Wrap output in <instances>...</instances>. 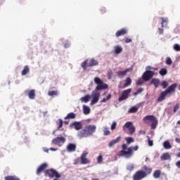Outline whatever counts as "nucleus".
Masks as SVG:
<instances>
[{
  "mask_svg": "<svg viewBox=\"0 0 180 180\" xmlns=\"http://www.w3.org/2000/svg\"><path fill=\"white\" fill-rule=\"evenodd\" d=\"M94 82L96 84L97 86L95 90L92 91L91 94V105H95V103H98L99 101V98H101V92L98 91H102L103 89H108V86L106 84H103V81L99 77L94 78Z\"/></svg>",
  "mask_w": 180,
  "mask_h": 180,
  "instance_id": "nucleus-1",
  "label": "nucleus"
},
{
  "mask_svg": "<svg viewBox=\"0 0 180 180\" xmlns=\"http://www.w3.org/2000/svg\"><path fill=\"white\" fill-rule=\"evenodd\" d=\"M143 170H138L133 176V180H141L153 172V169L147 166L143 167Z\"/></svg>",
  "mask_w": 180,
  "mask_h": 180,
  "instance_id": "nucleus-2",
  "label": "nucleus"
},
{
  "mask_svg": "<svg viewBox=\"0 0 180 180\" xmlns=\"http://www.w3.org/2000/svg\"><path fill=\"white\" fill-rule=\"evenodd\" d=\"M96 131V125H86L85 128L78 132L77 136L79 139H84L92 136Z\"/></svg>",
  "mask_w": 180,
  "mask_h": 180,
  "instance_id": "nucleus-3",
  "label": "nucleus"
},
{
  "mask_svg": "<svg viewBox=\"0 0 180 180\" xmlns=\"http://www.w3.org/2000/svg\"><path fill=\"white\" fill-rule=\"evenodd\" d=\"M139 150V146H136L134 147L131 146L127 148V151L126 150H120L118 153L119 157H125L126 158H130L131 155H133V151H137Z\"/></svg>",
  "mask_w": 180,
  "mask_h": 180,
  "instance_id": "nucleus-4",
  "label": "nucleus"
},
{
  "mask_svg": "<svg viewBox=\"0 0 180 180\" xmlns=\"http://www.w3.org/2000/svg\"><path fill=\"white\" fill-rule=\"evenodd\" d=\"M144 123H147V122H152L150 124V127L153 130H155L157 126H158V120L154 115H147L143 119Z\"/></svg>",
  "mask_w": 180,
  "mask_h": 180,
  "instance_id": "nucleus-5",
  "label": "nucleus"
},
{
  "mask_svg": "<svg viewBox=\"0 0 180 180\" xmlns=\"http://www.w3.org/2000/svg\"><path fill=\"white\" fill-rule=\"evenodd\" d=\"M44 174L45 176H49V178H61V174L54 169H48L44 172Z\"/></svg>",
  "mask_w": 180,
  "mask_h": 180,
  "instance_id": "nucleus-6",
  "label": "nucleus"
},
{
  "mask_svg": "<svg viewBox=\"0 0 180 180\" xmlns=\"http://www.w3.org/2000/svg\"><path fill=\"white\" fill-rule=\"evenodd\" d=\"M126 129H128L129 134H133L136 131V127L133 126V122H128L122 127V130L126 131Z\"/></svg>",
  "mask_w": 180,
  "mask_h": 180,
  "instance_id": "nucleus-7",
  "label": "nucleus"
},
{
  "mask_svg": "<svg viewBox=\"0 0 180 180\" xmlns=\"http://www.w3.org/2000/svg\"><path fill=\"white\" fill-rule=\"evenodd\" d=\"M153 77H154V72L151 70H146L142 75V78L145 82L150 81Z\"/></svg>",
  "mask_w": 180,
  "mask_h": 180,
  "instance_id": "nucleus-8",
  "label": "nucleus"
},
{
  "mask_svg": "<svg viewBox=\"0 0 180 180\" xmlns=\"http://www.w3.org/2000/svg\"><path fill=\"white\" fill-rule=\"evenodd\" d=\"M131 92V89H128L127 90H124L121 96L118 98L119 102H122V101H125V99H127L129 98V94Z\"/></svg>",
  "mask_w": 180,
  "mask_h": 180,
  "instance_id": "nucleus-9",
  "label": "nucleus"
},
{
  "mask_svg": "<svg viewBox=\"0 0 180 180\" xmlns=\"http://www.w3.org/2000/svg\"><path fill=\"white\" fill-rule=\"evenodd\" d=\"M53 144H56V146H60V144H64L65 143V138L60 136L56 137L52 140Z\"/></svg>",
  "mask_w": 180,
  "mask_h": 180,
  "instance_id": "nucleus-10",
  "label": "nucleus"
},
{
  "mask_svg": "<svg viewBox=\"0 0 180 180\" xmlns=\"http://www.w3.org/2000/svg\"><path fill=\"white\" fill-rule=\"evenodd\" d=\"M70 127H74L76 130H81L82 129V123L81 122H73L70 124Z\"/></svg>",
  "mask_w": 180,
  "mask_h": 180,
  "instance_id": "nucleus-11",
  "label": "nucleus"
},
{
  "mask_svg": "<svg viewBox=\"0 0 180 180\" xmlns=\"http://www.w3.org/2000/svg\"><path fill=\"white\" fill-rule=\"evenodd\" d=\"M129 30L127 28H122L116 32L115 36L116 37H120V36H124L125 34H127Z\"/></svg>",
  "mask_w": 180,
  "mask_h": 180,
  "instance_id": "nucleus-12",
  "label": "nucleus"
},
{
  "mask_svg": "<svg viewBox=\"0 0 180 180\" xmlns=\"http://www.w3.org/2000/svg\"><path fill=\"white\" fill-rule=\"evenodd\" d=\"M49 167V165L47 163H43L41 164L37 169V175H39Z\"/></svg>",
  "mask_w": 180,
  "mask_h": 180,
  "instance_id": "nucleus-13",
  "label": "nucleus"
},
{
  "mask_svg": "<svg viewBox=\"0 0 180 180\" xmlns=\"http://www.w3.org/2000/svg\"><path fill=\"white\" fill-rule=\"evenodd\" d=\"M86 155H88V153H84L82 155L80 159H81V164L85 165V164H89L91 161L86 158Z\"/></svg>",
  "mask_w": 180,
  "mask_h": 180,
  "instance_id": "nucleus-14",
  "label": "nucleus"
},
{
  "mask_svg": "<svg viewBox=\"0 0 180 180\" xmlns=\"http://www.w3.org/2000/svg\"><path fill=\"white\" fill-rule=\"evenodd\" d=\"M66 150L68 153H74L77 150V145L69 143L66 147Z\"/></svg>",
  "mask_w": 180,
  "mask_h": 180,
  "instance_id": "nucleus-15",
  "label": "nucleus"
},
{
  "mask_svg": "<svg viewBox=\"0 0 180 180\" xmlns=\"http://www.w3.org/2000/svg\"><path fill=\"white\" fill-rule=\"evenodd\" d=\"M177 86L178 84L176 83L172 84L165 90V91L167 94H171V92H175V89H176Z\"/></svg>",
  "mask_w": 180,
  "mask_h": 180,
  "instance_id": "nucleus-16",
  "label": "nucleus"
},
{
  "mask_svg": "<svg viewBox=\"0 0 180 180\" xmlns=\"http://www.w3.org/2000/svg\"><path fill=\"white\" fill-rule=\"evenodd\" d=\"M130 71H131V68H127L124 71H118L117 73V75L118 77H125L126 74H127V72H130Z\"/></svg>",
  "mask_w": 180,
  "mask_h": 180,
  "instance_id": "nucleus-17",
  "label": "nucleus"
},
{
  "mask_svg": "<svg viewBox=\"0 0 180 180\" xmlns=\"http://www.w3.org/2000/svg\"><path fill=\"white\" fill-rule=\"evenodd\" d=\"M168 95V94L165 91L160 93V96L158 98L157 101L158 102H162L164 99H165V97Z\"/></svg>",
  "mask_w": 180,
  "mask_h": 180,
  "instance_id": "nucleus-18",
  "label": "nucleus"
},
{
  "mask_svg": "<svg viewBox=\"0 0 180 180\" xmlns=\"http://www.w3.org/2000/svg\"><path fill=\"white\" fill-rule=\"evenodd\" d=\"M122 139L121 136H118L117 139L111 141L109 144H108V147H113V146H115V144H117V143H119V141H120V139Z\"/></svg>",
  "mask_w": 180,
  "mask_h": 180,
  "instance_id": "nucleus-19",
  "label": "nucleus"
},
{
  "mask_svg": "<svg viewBox=\"0 0 180 180\" xmlns=\"http://www.w3.org/2000/svg\"><path fill=\"white\" fill-rule=\"evenodd\" d=\"M161 161H167V160H171V155L168 153H163L160 156Z\"/></svg>",
  "mask_w": 180,
  "mask_h": 180,
  "instance_id": "nucleus-20",
  "label": "nucleus"
},
{
  "mask_svg": "<svg viewBox=\"0 0 180 180\" xmlns=\"http://www.w3.org/2000/svg\"><path fill=\"white\" fill-rule=\"evenodd\" d=\"M160 79L156 78L152 79L150 82V84H153L155 88H158V86H160Z\"/></svg>",
  "mask_w": 180,
  "mask_h": 180,
  "instance_id": "nucleus-21",
  "label": "nucleus"
},
{
  "mask_svg": "<svg viewBox=\"0 0 180 180\" xmlns=\"http://www.w3.org/2000/svg\"><path fill=\"white\" fill-rule=\"evenodd\" d=\"M28 98L30 99H34L36 98V91L32 89L28 92Z\"/></svg>",
  "mask_w": 180,
  "mask_h": 180,
  "instance_id": "nucleus-22",
  "label": "nucleus"
},
{
  "mask_svg": "<svg viewBox=\"0 0 180 180\" xmlns=\"http://www.w3.org/2000/svg\"><path fill=\"white\" fill-rule=\"evenodd\" d=\"M99 63L95 59H91L89 60L87 67H94V65H98Z\"/></svg>",
  "mask_w": 180,
  "mask_h": 180,
  "instance_id": "nucleus-23",
  "label": "nucleus"
},
{
  "mask_svg": "<svg viewBox=\"0 0 180 180\" xmlns=\"http://www.w3.org/2000/svg\"><path fill=\"white\" fill-rule=\"evenodd\" d=\"M77 117V114L74 112H70L64 117L65 120H68V119H75Z\"/></svg>",
  "mask_w": 180,
  "mask_h": 180,
  "instance_id": "nucleus-24",
  "label": "nucleus"
},
{
  "mask_svg": "<svg viewBox=\"0 0 180 180\" xmlns=\"http://www.w3.org/2000/svg\"><path fill=\"white\" fill-rule=\"evenodd\" d=\"M30 71V69L29 68V66L26 65L24 67V69L21 72V75H27Z\"/></svg>",
  "mask_w": 180,
  "mask_h": 180,
  "instance_id": "nucleus-25",
  "label": "nucleus"
},
{
  "mask_svg": "<svg viewBox=\"0 0 180 180\" xmlns=\"http://www.w3.org/2000/svg\"><path fill=\"white\" fill-rule=\"evenodd\" d=\"M115 54H120L123 51V48L120 46H116L114 47Z\"/></svg>",
  "mask_w": 180,
  "mask_h": 180,
  "instance_id": "nucleus-26",
  "label": "nucleus"
},
{
  "mask_svg": "<svg viewBox=\"0 0 180 180\" xmlns=\"http://www.w3.org/2000/svg\"><path fill=\"white\" fill-rule=\"evenodd\" d=\"M83 112L84 115H89L91 113V108L89 106L83 105Z\"/></svg>",
  "mask_w": 180,
  "mask_h": 180,
  "instance_id": "nucleus-27",
  "label": "nucleus"
},
{
  "mask_svg": "<svg viewBox=\"0 0 180 180\" xmlns=\"http://www.w3.org/2000/svg\"><path fill=\"white\" fill-rule=\"evenodd\" d=\"M80 99L82 102H84V103H88V102H89V100L91 99V96L86 95L84 97H82Z\"/></svg>",
  "mask_w": 180,
  "mask_h": 180,
  "instance_id": "nucleus-28",
  "label": "nucleus"
},
{
  "mask_svg": "<svg viewBox=\"0 0 180 180\" xmlns=\"http://www.w3.org/2000/svg\"><path fill=\"white\" fill-rule=\"evenodd\" d=\"M163 147H164V148H165L166 150H169V148H171L172 146L171 144L169 143V141H165L163 143Z\"/></svg>",
  "mask_w": 180,
  "mask_h": 180,
  "instance_id": "nucleus-29",
  "label": "nucleus"
},
{
  "mask_svg": "<svg viewBox=\"0 0 180 180\" xmlns=\"http://www.w3.org/2000/svg\"><path fill=\"white\" fill-rule=\"evenodd\" d=\"M130 85H131V79L130 77H127L124 84V88H126Z\"/></svg>",
  "mask_w": 180,
  "mask_h": 180,
  "instance_id": "nucleus-30",
  "label": "nucleus"
},
{
  "mask_svg": "<svg viewBox=\"0 0 180 180\" xmlns=\"http://www.w3.org/2000/svg\"><path fill=\"white\" fill-rule=\"evenodd\" d=\"M153 176L155 179L160 178V176H161V171L160 170H155L153 173Z\"/></svg>",
  "mask_w": 180,
  "mask_h": 180,
  "instance_id": "nucleus-31",
  "label": "nucleus"
},
{
  "mask_svg": "<svg viewBox=\"0 0 180 180\" xmlns=\"http://www.w3.org/2000/svg\"><path fill=\"white\" fill-rule=\"evenodd\" d=\"M5 180H20L16 176H7L4 179Z\"/></svg>",
  "mask_w": 180,
  "mask_h": 180,
  "instance_id": "nucleus-32",
  "label": "nucleus"
},
{
  "mask_svg": "<svg viewBox=\"0 0 180 180\" xmlns=\"http://www.w3.org/2000/svg\"><path fill=\"white\" fill-rule=\"evenodd\" d=\"M63 120H61V119H59L58 120V122H56V124L58 125L57 130H60L61 129V127H63Z\"/></svg>",
  "mask_w": 180,
  "mask_h": 180,
  "instance_id": "nucleus-33",
  "label": "nucleus"
},
{
  "mask_svg": "<svg viewBox=\"0 0 180 180\" xmlns=\"http://www.w3.org/2000/svg\"><path fill=\"white\" fill-rule=\"evenodd\" d=\"M159 74L162 75V77H164V75H167V74H168V71L165 68H162L160 70Z\"/></svg>",
  "mask_w": 180,
  "mask_h": 180,
  "instance_id": "nucleus-34",
  "label": "nucleus"
},
{
  "mask_svg": "<svg viewBox=\"0 0 180 180\" xmlns=\"http://www.w3.org/2000/svg\"><path fill=\"white\" fill-rule=\"evenodd\" d=\"M139 110V108L136 106L131 107L129 110V113H136Z\"/></svg>",
  "mask_w": 180,
  "mask_h": 180,
  "instance_id": "nucleus-35",
  "label": "nucleus"
},
{
  "mask_svg": "<svg viewBox=\"0 0 180 180\" xmlns=\"http://www.w3.org/2000/svg\"><path fill=\"white\" fill-rule=\"evenodd\" d=\"M160 19L162 20V27H164V25L167 26V24L168 23V18L161 17Z\"/></svg>",
  "mask_w": 180,
  "mask_h": 180,
  "instance_id": "nucleus-36",
  "label": "nucleus"
},
{
  "mask_svg": "<svg viewBox=\"0 0 180 180\" xmlns=\"http://www.w3.org/2000/svg\"><path fill=\"white\" fill-rule=\"evenodd\" d=\"M48 95L49 96H57V95H58V91H49Z\"/></svg>",
  "mask_w": 180,
  "mask_h": 180,
  "instance_id": "nucleus-37",
  "label": "nucleus"
},
{
  "mask_svg": "<svg viewBox=\"0 0 180 180\" xmlns=\"http://www.w3.org/2000/svg\"><path fill=\"white\" fill-rule=\"evenodd\" d=\"M103 161V156L102 155H99L97 158V163L98 164H102Z\"/></svg>",
  "mask_w": 180,
  "mask_h": 180,
  "instance_id": "nucleus-38",
  "label": "nucleus"
},
{
  "mask_svg": "<svg viewBox=\"0 0 180 180\" xmlns=\"http://www.w3.org/2000/svg\"><path fill=\"white\" fill-rule=\"evenodd\" d=\"M110 98H112V94H108V96L106 97V98H103L101 102L103 103H105L107 101H109V99H110Z\"/></svg>",
  "mask_w": 180,
  "mask_h": 180,
  "instance_id": "nucleus-39",
  "label": "nucleus"
},
{
  "mask_svg": "<svg viewBox=\"0 0 180 180\" xmlns=\"http://www.w3.org/2000/svg\"><path fill=\"white\" fill-rule=\"evenodd\" d=\"M166 64L167 65H171L172 64V59H171V58H169V57H167L166 58Z\"/></svg>",
  "mask_w": 180,
  "mask_h": 180,
  "instance_id": "nucleus-40",
  "label": "nucleus"
},
{
  "mask_svg": "<svg viewBox=\"0 0 180 180\" xmlns=\"http://www.w3.org/2000/svg\"><path fill=\"white\" fill-rule=\"evenodd\" d=\"M143 84H144V79H143V78H140L138 79V81L136 82V85H143Z\"/></svg>",
  "mask_w": 180,
  "mask_h": 180,
  "instance_id": "nucleus-41",
  "label": "nucleus"
},
{
  "mask_svg": "<svg viewBox=\"0 0 180 180\" xmlns=\"http://www.w3.org/2000/svg\"><path fill=\"white\" fill-rule=\"evenodd\" d=\"M127 169L128 171H133L134 169V165L133 164H131V165H129L127 167Z\"/></svg>",
  "mask_w": 180,
  "mask_h": 180,
  "instance_id": "nucleus-42",
  "label": "nucleus"
},
{
  "mask_svg": "<svg viewBox=\"0 0 180 180\" xmlns=\"http://www.w3.org/2000/svg\"><path fill=\"white\" fill-rule=\"evenodd\" d=\"M126 141L127 144H130L131 143H133L134 141V139H133V138L131 137H128L126 139Z\"/></svg>",
  "mask_w": 180,
  "mask_h": 180,
  "instance_id": "nucleus-43",
  "label": "nucleus"
},
{
  "mask_svg": "<svg viewBox=\"0 0 180 180\" xmlns=\"http://www.w3.org/2000/svg\"><path fill=\"white\" fill-rule=\"evenodd\" d=\"M161 86H162V88H164V89H165V88L168 86V82H167V81H163L161 83Z\"/></svg>",
  "mask_w": 180,
  "mask_h": 180,
  "instance_id": "nucleus-44",
  "label": "nucleus"
},
{
  "mask_svg": "<svg viewBox=\"0 0 180 180\" xmlns=\"http://www.w3.org/2000/svg\"><path fill=\"white\" fill-rule=\"evenodd\" d=\"M104 136H109L110 134V131L108 128H105L103 130Z\"/></svg>",
  "mask_w": 180,
  "mask_h": 180,
  "instance_id": "nucleus-45",
  "label": "nucleus"
},
{
  "mask_svg": "<svg viewBox=\"0 0 180 180\" xmlns=\"http://www.w3.org/2000/svg\"><path fill=\"white\" fill-rule=\"evenodd\" d=\"M174 49L176 51H180V46H179V44H175L174 45Z\"/></svg>",
  "mask_w": 180,
  "mask_h": 180,
  "instance_id": "nucleus-46",
  "label": "nucleus"
},
{
  "mask_svg": "<svg viewBox=\"0 0 180 180\" xmlns=\"http://www.w3.org/2000/svg\"><path fill=\"white\" fill-rule=\"evenodd\" d=\"M178 109H179V104L176 103L174 106V110L173 112L174 113H176V110H178Z\"/></svg>",
  "mask_w": 180,
  "mask_h": 180,
  "instance_id": "nucleus-47",
  "label": "nucleus"
},
{
  "mask_svg": "<svg viewBox=\"0 0 180 180\" xmlns=\"http://www.w3.org/2000/svg\"><path fill=\"white\" fill-rule=\"evenodd\" d=\"M117 125V124L116 123V122H113L111 125V130H115V129H116Z\"/></svg>",
  "mask_w": 180,
  "mask_h": 180,
  "instance_id": "nucleus-48",
  "label": "nucleus"
},
{
  "mask_svg": "<svg viewBox=\"0 0 180 180\" xmlns=\"http://www.w3.org/2000/svg\"><path fill=\"white\" fill-rule=\"evenodd\" d=\"M100 12L102 14L106 13V8L105 7H101V8L100 9Z\"/></svg>",
  "mask_w": 180,
  "mask_h": 180,
  "instance_id": "nucleus-49",
  "label": "nucleus"
},
{
  "mask_svg": "<svg viewBox=\"0 0 180 180\" xmlns=\"http://www.w3.org/2000/svg\"><path fill=\"white\" fill-rule=\"evenodd\" d=\"M148 146H149L150 147H153V146H154V143H153V141H152V140H150V138H148Z\"/></svg>",
  "mask_w": 180,
  "mask_h": 180,
  "instance_id": "nucleus-50",
  "label": "nucleus"
},
{
  "mask_svg": "<svg viewBox=\"0 0 180 180\" xmlns=\"http://www.w3.org/2000/svg\"><path fill=\"white\" fill-rule=\"evenodd\" d=\"M122 150L121 151H125V150H127V145L126 143L122 144Z\"/></svg>",
  "mask_w": 180,
  "mask_h": 180,
  "instance_id": "nucleus-51",
  "label": "nucleus"
},
{
  "mask_svg": "<svg viewBox=\"0 0 180 180\" xmlns=\"http://www.w3.org/2000/svg\"><path fill=\"white\" fill-rule=\"evenodd\" d=\"M82 68H84V70H86V60L82 63Z\"/></svg>",
  "mask_w": 180,
  "mask_h": 180,
  "instance_id": "nucleus-52",
  "label": "nucleus"
},
{
  "mask_svg": "<svg viewBox=\"0 0 180 180\" xmlns=\"http://www.w3.org/2000/svg\"><path fill=\"white\" fill-rule=\"evenodd\" d=\"M131 41H132V39H130V38H127V39H125L124 43H131Z\"/></svg>",
  "mask_w": 180,
  "mask_h": 180,
  "instance_id": "nucleus-53",
  "label": "nucleus"
},
{
  "mask_svg": "<svg viewBox=\"0 0 180 180\" xmlns=\"http://www.w3.org/2000/svg\"><path fill=\"white\" fill-rule=\"evenodd\" d=\"M143 91H144V89L143 88H141V89H139L136 92H138L139 94H141V92H143Z\"/></svg>",
  "mask_w": 180,
  "mask_h": 180,
  "instance_id": "nucleus-54",
  "label": "nucleus"
},
{
  "mask_svg": "<svg viewBox=\"0 0 180 180\" xmlns=\"http://www.w3.org/2000/svg\"><path fill=\"white\" fill-rule=\"evenodd\" d=\"M176 167H177V168L180 169V160H179L176 162Z\"/></svg>",
  "mask_w": 180,
  "mask_h": 180,
  "instance_id": "nucleus-55",
  "label": "nucleus"
},
{
  "mask_svg": "<svg viewBox=\"0 0 180 180\" xmlns=\"http://www.w3.org/2000/svg\"><path fill=\"white\" fill-rule=\"evenodd\" d=\"M159 34H162L164 33V30L162 28H158Z\"/></svg>",
  "mask_w": 180,
  "mask_h": 180,
  "instance_id": "nucleus-56",
  "label": "nucleus"
},
{
  "mask_svg": "<svg viewBox=\"0 0 180 180\" xmlns=\"http://www.w3.org/2000/svg\"><path fill=\"white\" fill-rule=\"evenodd\" d=\"M175 141H176V143H180V139L176 138Z\"/></svg>",
  "mask_w": 180,
  "mask_h": 180,
  "instance_id": "nucleus-57",
  "label": "nucleus"
},
{
  "mask_svg": "<svg viewBox=\"0 0 180 180\" xmlns=\"http://www.w3.org/2000/svg\"><path fill=\"white\" fill-rule=\"evenodd\" d=\"M50 150H51V151H57V149H56L54 148H51Z\"/></svg>",
  "mask_w": 180,
  "mask_h": 180,
  "instance_id": "nucleus-58",
  "label": "nucleus"
},
{
  "mask_svg": "<svg viewBox=\"0 0 180 180\" xmlns=\"http://www.w3.org/2000/svg\"><path fill=\"white\" fill-rule=\"evenodd\" d=\"M137 95H139V94H138V92L136 91V92H135V93H134V96H137Z\"/></svg>",
  "mask_w": 180,
  "mask_h": 180,
  "instance_id": "nucleus-59",
  "label": "nucleus"
},
{
  "mask_svg": "<svg viewBox=\"0 0 180 180\" xmlns=\"http://www.w3.org/2000/svg\"><path fill=\"white\" fill-rule=\"evenodd\" d=\"M176 157H178L179 158H180V152L176 154Z\"/></svg>",
  "mask_w": 180,
  "mask_h": 180,
  "instance_id": "nucleus-60",
  "label": "nucleus"
},
{
  "mask_svg": "<svg viewBox=\"0 0 180 180\" xmlns=\"http://www.w3.org/2000/svg\"><path fill=\"white\" fill-rule=\"evenodd\" d=\"M1 157H4V153H2V152H0V158Z\"/></svg>",
  "mask_w": 180,
  "mask_h": 180,
  "instance_id": "nucleus-61",
  "label": "nucleus"
},
{
  "mask_svg": "<svg viewBox=\"0 0 180 180\" xmlns=\"http://www.w3.org/2000/svg\"><path fill=\"white\" fill-rule=\"evenodd\" d=\"M148 70H153V68H151V66H148Z\"/></svg>",
  "mask_w": 180,
  "mask_h": 180,
  "instance_id": "nucleus-62",
  "label": "nucleus"
},
{
  "mask_svg": "<svg viewBox=\"0 0 180 180\" xmlns=\"http://www.w3.org/2000/svg\"><path fill=\"white\" fill-rule=\"evenodd\" d=\"M91 180H100L99 179H94L93 178Z\"/></svg>",
  "mask_w": 180,
  "mask_h": 180,
  "instance_id": "nucleus-63",
  "label": "nucleus"
},
{
  "mask_svg": "<svg viewBox=\"0 0 180 180\" xmlns=\"http://www.w3.org/2000/svg\"><path fill=\"white\" fill-rule=\"evenodd\" d=\"M177 124H180V120L177 122Z\"/></svg>",
  "mask_w": 180,
  "mask_h": 180,
  "instance_id": "nucleus-64",
  "label": "nucleus"
}]
</instances>
